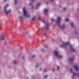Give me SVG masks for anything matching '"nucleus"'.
<instances>
[{
  "instance_id": "aec40b11",
  "label": "nucleus",
  "mask_w": 79,
  "mask_h": 79,
  "mask_svg": "<svg viewBox=\"0 0 79 79\" xmlns=\"http://www.w3.org/2000/svg\"><path fill=\"white\" fill-rule=\"evenodd\" d=\"M51 20L52 21H54L55 19H54L53 18H51Z\"/></svg>"
},
{
  "instance_id": "473e14b6",
  "label": "nucleus",
  "mask_w": 79,
  "mask_h": 79,
  "mask_svg": "<svg viewBox=\"0 0 79 79\" xmlns=\"http://www.w3.org/2000/svg\"><path fill=\"white\" fill-rule=\"evenodd\" d=\"M40 69V71H41V70H42V69Z\"/></svg>"
},
{
  "instance_id": "f704fd0d",
  "label": "nucleus",
  "mask_w": 79,
  "mask_h": 79,
  "mask_svg": "<svg viewBox=\"0 0 79 79\" xmlns=\"http://www.w3.org/2000/svg\"><path fill=\"white\" fill-rule=\"evenodd\" d=\"M7 0H4L5 1H6Z\"/></svg>"
},
{
  "instance_id": "423d86ee",
  "label": "nucleus",
  "mask_w": 79,
  "mask_h": 79,
  "mask_svg": "<svg viewBox=\"0 0 79 79\" xmlns=\"http://www.w3.org/2000/svg\"><path fill=\"white\" fill-rule=\"evenodd\" d=\"M0 38H1L2 40H4L5 39V35L3 34L0 35Z\"/></svg>"
},
{
  "instance_id": "6e6552de",
  "label": "nucleus",
  "mask_w": 79,
  "mask_h": 79,
  "mask_svg": "<svg viewBox=\"0 0 79 79\" xmlns=\"http://www.w3.org/2000/svg\"><path fill=\"white\" fill-rule=\"evenodd\" d=\"M73 61H74V58H71L69 59V62L70 63H71L73 62Z\"/></svg>"
},
{
  "instance_id": "f257e3e1",
  "label": "nucleus",
  "mask_w": 79,
  "mask_h": 79,
  "mask_svg": "<svg viewBox=\"0 0 79 79\" xmlns=\"http://www.w3.org/2000/svg\"><path fill=\"white\" fill-rule=\"evenodd\" d=\"M57 20V22H56V24L58 25L59 28L61 29H64L66 27V25H65V24H63L62 26L60 25L61 18L60 17H58Z\"/></svg>"
},
{
  "instance_id": "1a4fd4ad",
  "label": "nucleus",
  "mask_w": 79,
  "mask_h": 79,
  "mask_svg": "<svg viewBox=\"0 0 79 79\" xmlns=\"http://www.w3.org/2000/svg\"><path fill=\"white\" fill-rule=\"evenodd\" d=\"M74 68L75 69V70H76V71H79V68H78V67H77V65L74 66Z\"/></svg>"
},
{
  "instance_id": "4be33fe9",
  "label": "nucleus",
  "mask_w": 79,
  "mask_h": 79,
  "mask_svg": "<svg viewBox=\"0 0 79 79\" xmlns=\"http://www.w3.org/2000/svg\"><path fill=\"white\" fill-rule=\"evenodd\" d=\"M47 77H48V75H46L44 76V77H45V78H47Z\"/></svg>"
},
{
  "instance_id": "c85d7f7f",
  "label": "nucleus",
  "mask_w": 79,
  "mask_h": 79,
  "mask_svg": "<svg viewBox=\"0 0 79 79\" xmlns=\"http://www.w3.org/2000/svg\"><path fill=\"white\" fill-rule=\"evenodd\" d=\"M31 1H32V2H33V1H34V0H31Z\"/></svg>"
},
{
  "instance_id": "6ab92c4d",
  "label": "nucleus",
  "mask_w": 79,
  "mask_h": 79,
  "mask_svg": "<svg viewBox=\"0 0 79 79\" xmlns=\"http://www.w3.org/2000/svg\"><path fill=\"white\" fill-rule=\"evenodd\" d=\"M71 25L72 27H73V26H74V23H72L71 24Z\"/></svg>"
},
{
  "instance_id": "393cba45",
  "label": "nucleus",
  "mask_w": 79,
  "mask_h": 79,
  "mask_svg": "<svg viewBox=\"0 0 79 79\" xmlns=\"http://www.w3.org/2000/svg\"><path fill=\"white\" fill-rule=\"evenodd\" d=\"M70 71H71V72L72 73H73V69H70Z\"/></svg>"
},
{
  "instance_id": "2eb2a0df",
  "label": "nucleus",
  "mask_w": 79,
  "mask_h": 79,
  "mask_svg": "<svg viewBox=\"0 0 79 79\" xmlns=\"http://www.w3.org/2000/svg\"><path fill=\"white\" fill-rule=\"evenodd\" d=\"M23 17L22 16H20L19 17V19H23Z\"/></svg>"
},
{
  "instance_id": "dca6fc26",
  "label": "nucleus",
  "mask_w": 79,
  "mask_h": 79,
  "mask_svg": "<svg viewBox=\"0 0 79 79\" xmlns=\"http://www.w3.org/2000/svg\"><path fill=\"white\" fill-rule=\"evenodd\" d=\"M71 51H72V52H74V51H75V49L73 48H72L71 49Z\"/></svg>"
},
{
  "instance_id": "bb28decb",
  "label": "nucleus",
  "mask_w": 79,
  "mask_h": 79,
  "mask_svg": "<svg viewBox=\"0 0 79 79\" xmlns=\"http://www.w3.org/2000/svg\"><path fill=\"white\" fill-rule=\"evenodd\" d=\"M38 66H39V65H37L36 66V68H37V67H38Z\"/></svg>"
},
{
  "instance_id": "b1692460",
  "label": "nucleus",
  "mask_w": 79,
  "mask_h": 79,
  "mask_svg": "<svg viewBox=\"0 0 79 79\" xmlns=\"http://www.w3.org/2000/svg\"><path fill=\"white\" fill-rule=\"evenodd\" d=\"M29 5H32V3H29Z\"/></svg>"
},
{
  "instance_id": "7ed1b4c3",
  "label": "nucleus",
  "mask_w": 79,
  "mask_h": 79,
  "mask_svg": "<svg viewBox=\"0 0 79 79\" xmlns=\"http://www.w3.org/2000/svg\"><path fill=\"white\" fill-rule=\"evenodd\" d=\"M23 15L26 17H30V15L28 14L27 13V10H26V7H24L23 8Z\"/></svg>"
},
{
  "instance_id": "4468645a",
  "label": "nucleus",
  "mask_w": 79,
  "mask_h": 79,
  "mask_svg": "<svg viewBox=\"0 0 79 79\" xmlns=\"http://www.w3.org/2000/svg\"><path fill=\"white\" fill-rule=\"evenodd\" d=\"M67 9V7H64L63 8V10L64 11H65V10H66Z\"/></svg>"
},
{
  "instance_id": "f3484780",
  "label": "nucleus",
  "mask_w": 79,
  "mask_h": 79,
  "mask_svg": "<svg viewBox=\"0 0 79 79\" xmlns=\"http://www.w3.org/2000/svg\"><path fill=\"white\" fill-rule=\"evenodd\" d=\"M35 16H34L33 17V18L32 19V20H34V19H35Z\"/></svg>"
},
{
  "instance_id": "72a5a7b5",
  "label": "nucleus",
  "mask_w": 79,
  "mask_h": 79,
  "mask_svg": "<svg viewBox=\"0 0 79 79\" xmlns=\"http://www.w3.org/2000/svg\"><path fill=\"white\" fill-rule=\"evenodd\" d=\"M1 73V71L0 70V73Z\"/></svg>"
},
{
  "instance_id": "cd10ccee",
  "label": "nucleus",
  "mask_w": 79,
  "mask_h": 79,
  "mask_svg": "<svg viewBox=\"0 0 79 79\" xmlns=\"http://www.w3.org/2000/svg\"><path fill=\"white\" fill-rule=\"evenodd\" d=\"M59 7H61V6L60 5H59Z\"/></svg>"
},
{
  "instance_id": "a211bd4d",
  "label": "nucleus",
  "mask_w": 79,
  "mask_h": 79,
  "mask_svg": "<svg viewBox=\"0 0 79 79\" xmlns=\"http://www.w3.org/2000/svg\"><path fill=\"white\" fill-rule=\"evenodd\" d=\"M60 66H57V70L58 71V70H59V69H60Z\"/></svg>"
},
{
  "instance_id": "20e7f679",
  "label": "nucleus",
  "mask_w": 79,
  "mask_h": 79,
  "mask_svg": "<svg viewBox=\"0 0 79 79\" xmlns=\"http://www.w3.org/2000/svg\"><path fill=\"white\" fill-rule=\"evenodd\" d=\"M10 5L9 4L6 5L5 6H4V13L6 14V15H8L9 13H11V9H9L8 11L7 10H6V8L8 7Z\"/></svg>"
},
{
  "instance_id": "e433bc0d",
  "label": "nucleus",
  "mask_w": 79,
  "mask_h": 79,
  "mask_svg": "<svg viewBox=\"0 0 79 79\" xmlns=\"http://www.w3.org/2000/svg\"><path fill=\"white\" fill-rule=\"evenodd\" d=\"M54 70H55L54 69Z\"/></svg>"
},
{
  "instance_id": "4c0bfd02",
  "label": "nucleus",
  "mask_w": 79,
  "mask_h": 79,
  "mask_svg": "<svg viewBox=\"0 0 79 79\" xmlns=\"http://www.w3.org/2000/svg\"><path fill=\"white\" fill-rule=\"evenodd\" d=\"M55 79H56V78H55Z\"/></svg>"
},
{
  "instance_id": "412c9836",
  "label": "nucleus",
  "mask_w": 79,
  "mask_h": 79,
  "mask_svg": "<svg viewBox=\"0 0 79 79\" xmlns=\"http://www.w3.org/2000/svg\"><path fill=\"white\" fill-rule=\"evenodd\" d=\"M73 75H74V76H76V75H77V74H76L75 73H73Z\"/></svg>"
},
{
  "instance_id": "2f4dec72",
  "label": "nucleus",
  "mask_w": 79,
  "mask_h": 79,
  "mask_svg": "<svg viewBox=\"0 0 79 79\" xmlns=\"http://www.w3.org/2000/svg\"><path fill=\"white\" fill-rule=\"evenodd\" d=\"M38 19H40V18H39Z\"/></svg>"
},
{
  "instance_id": "39448f33",
  "label": "nucleus",
  "mask_w": 79,
  "mask_h": 79,
  "mask_svg": "<svg viewBox=\"0 0 79 79\" xmlns=\"http://www.w3.org/2000/svg\"><path fill=\"white\" fill-rule=\"evenodd\" d=\"M69 42H67L66 43H63V45H60V47H65V46H66V45H69Z\"/></svg>"
},
{
  "instance_id": "f8f14e48",
  "label": "nucleus",
  "mask_w": 79,
  "mask_h": 79,
  "mask_svg": "<svg viewBox=\"0 0 79 79\" xmlns=\"http://www.w3.org/2000/svg\"><path fill=\"white\" fill-rule=\"evenodd\" d=\"M44 13L47 14L48 13V9H45L44 10Z\"/></svg>"
},
{
  "instance_id": "5701e85b",
  "label": "nucleus",
  "mask_w": 79,
  "mask_h": 79,
  "mask_svg": "<svg viewBox=\"0 0 79 79\" xmlns=\"http://www.w3.org/2000/svg\"><path fill=\"white\" fill-rule=\"evenodd\" d=\"M44 35L45 37H47V34H45Z\"/></svg>"
},
{
  "instance_id": "a878e982",
  "label": "nucleus",
  "mask_w": 79,
  "mask_h": 79,
  "mask_svg": "<svg viewBox=\"0 0 79 79\" xmlns=\"http://www.w3.org/2000/svg\"><path fill=\"white\" fill-rule=\"evenodd\" d=\"M17 3V1H16V0H15V4H16Z\"/></svg>"
},
{
  "instance_id": "c9c22d12",
  "label": "nucleus",
  "mask_w": 79,
  "mask_h": 79,
  "mask_svg": "<svg viewBox=\"0 0 79 79\" xmlns=\"http://www.w3.org/2000/svg\"><path fill=\"white\" fill-rule=\"evenodd\" d=\"M44 72H45V70H44Z\"/></svg>"
},
{
  "instance_id": "f03ea898",
  "label": "nucleus",
  "mask_w": 79,
  "mask_h": 79,
  "mask_svg": "<svg viewBox=\"0 0 79 79\" xmlns=\"http://www.w3.org/2000/svg\"><path fill=\"white\" fill-rule=\"evenodd\" d=\"M53 53L55 55V56L57 58H61L63 57L61 55H59V52L57 50L54 51Z\"/></svg>"
},
{
  "instance_id": "7c9ffc66",
  "label": "nucleus",
  "mask_w": 79,
  "mask_h": 79,
  "mask_svg": "<svg viewBox=\"0 0 79 79\" xmlns=\"http://www.w3.org/2000/svg\"><path fill=\"white\" fill-rule=\"evenodd\" d=\"M35 56H34V55L33 56H32V57H35Z\"/></svg>"
},
{
  "instance_id": "c756f323",
  "label": "nucleus",
  "mask_w": 79,
  "mask_h": 79,
  "mask_svg": "<svg viewBox=\"0 0 79 79\" xmlns=\"http://www.w3.org/2000/svg\"><path fill=\"white\" fill-rule=\"evenodd\" d=\"M50 1H51V2H52V1H53V0H50Z\"/></svg>"
},
{
  "instance_id": "ddd939ff",
  "label": "nucleus",
  "mask_w": 79,
  "mask_h": 79,
  "mask_svg": "<svg viewBox=\"0 0 79 79\" xmlns=\"http://www.w3.org/2000/svg\"><path fill=\"white\" fill-rule=\"evenodd\" d=\"M65 21L67 22H68V21H69V19L68 18H66Z\"/></svg>"
},
{
  "instance_id": "9d476101",
  "label": "nucleus",
  "mask_w": 79,
  "mask_h": 79,
  "mask_svg": "<svg viewBox=\"0 0 79 79\" xmlns=\"http://www.w3.org/2000/svg\"><path fill=\"white\" fill-rule=\"evenodd\" d=\"M40 5H41V3H39L37 4L36 6V9H37V8H39V6H40Z\"/></svg>"
},
{
  "instance_id": "9b49d317",
  "label": "nucleus",
  "mask_w": 79,
  "mask_h": 79,
  "mask_svg": "<svg viewBox=\"0 0 79 79\" xmlns=\"http://www.w3.org/2000/svg\"><path fill=\"white\" fill-rule=\"evenodd\" d=\"M13 64H16L18 63V61L16 60H14L13 61Z\"/></svg>"
},
{
  "instance_id": "0eeeda50",
  "label": "nucleus",
  "mask_w": 79,
  "mask_h": 79,
  "mask_svg": "<svg viewBox=\"0 0 79 79\" xmlns=\"http://www.w3.org/2000/svg\"><path fill=\"white\" fill-rule=\"evenodd\" d=\"M50 27V25L48 23L47 24L45 25V28L47 30L48 29H49V27Z\"/></svg>"
}]
</instances>
